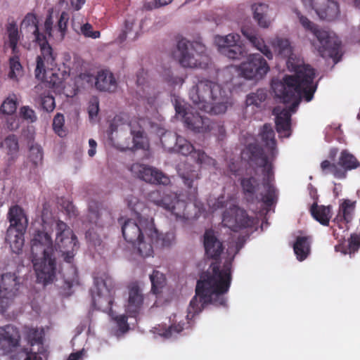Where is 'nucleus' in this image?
I'll use <instances>...</instances> for the list:
<instances>
[{
	"mask_svg": "<svg viewBox=\"0 0 360 360\" xmlns=\"http://www.w3.org/2000/svg\"><path fill=\"white\" fill-rule=\"evenodd\" d=\"M315 70L309 65H298L295 74L285 75L282 80L273 81L271 88L276 97L283 103H289L288 108H274L276 129L280 136L288 138L291 135V113L296 111L302 98L311 101L317 89L314 82Z\"/></svg>",
	"mask_w": 360,
	"mask_h": 360,
	"instance_id": "f257e3e1",
	"label": "nucleus"
},
{
	"mask_svg": "<svg viewBox=\"0 0 360 360\" xmlns=\"http://www.w3.org/2000/svg\"><path fill=\"white\" fill-rule=\"evenodd\" d=\"M210 269L211 271L202 272L197 281L195 295L188 307L187 319H191L200 313L208 304L223 307L226 304L224 295L231 285V263L224 264L221 269L219 264L212 263Z\"/></svg>",
	"mask_w": 360,
	"mask_h": 360,
	"instance_id": "f03ea898",
	"label": "nucleus"
},
{
	"mask_svg": "<svg viewBox=\"0 0 360 360\" xmlns=\"http://www.w3.org/2000/svg\"><path fill=\"white\" fill-rule=\"evenodd\" d=\"M189 98L200 110L212 115L225 113L231 105L229 92L217 82L198 80L189 91Z\"/></svg>",
	"mask_w": 360,
	"mask_h": 360,
	"instance_id": "7ed1b4c3",
	"label": "nucleus"
},
{
	"mask_svg": "<svg viewBox=\"0 0 360 360\" xmlns=\"http://www.w3.org/2000/svg\"><path fill=\"white\" fill-rule=\"evenodd\" d=\"M30 243L32 262L37 282L44 285L52 283L56 275L57 267L51 236L44 231L35 230Z\"/></svg>",
	"mask_w": 360,
	"mask_h": 360,
	"instance_id": "20e7f679",
	"label": "nucleus"
},
{
	"mask_svg": "<svg viewBox=\"0 0 360 360\" xmlns=\"http://www.w3.org/2000/svg\"><path fill=\"white\" fill-rule=\"evenodd\" d=\"M137 213L136 219H128L122 226V236L125 240L132 244L137 253L142 257L151 256L152 248L147 245L148 238L154 236V220L151 217Z\"/></svg>",
	"mask_w": 360,
	"mask_h": 360,
	"instance_id": "39448f33",
	"label": "nucleus"
},
{
	"mask_svg": "<svg viewBox=\"0 0 360 360\" xmlns=\"http://www.w3.org/2000/svg\"><path fill=\"white\" fill-rule=\"evenodd\" d=\"M294 11L304 29L313 35L314 38L310 39L311 44L319 55L323 58H335L339 55L341 48V41L339 39L335 34L319 27L297 9Z\"/></svg>",
	"mask_w": 360,
	"mask_h": 360,
	"instance_id": "423d86ee",
	"label": "nucleus"
},
{
	"mask_svg": "<svg viewBox=\"0 0 360 360\" xmlns=\"http://www.w3.org/2000/svg\"><path fill=\"white\" fill-rule=\"evenodd\" d=\"M250 153V159L262 168V186L266 193L262 195L261 200L267 207H271L277 200V191L274 186V172L272 162L275 159L271 158L270 151L267 150L268 155L264 153L262 147L255 143H250L247 147Z\"/></svg>",
	"mask_w": 360,
	"mask_h": 360,
	"instance_id": "0eeeda50",
	"label": "nucleus"
},
{
	"mask_svg": "<svg viewBox=\"0 0 360 360\" xmlns=\"http://www.w3.org/2000/svg\"><path fill=\"white\" fill-rule=\"evenodd\" d=\"M10 223L7 229L5 240L13 252L19 253L24 244V234L28 226V219L25 210L18 205L10 207L7 213Z\"/></svg>",
	"mask_w": 360,
	"mask_h": 360,
	"instance_id": "6e6552de",
	"label": "nucleus"
},
{
	"mask_svg": "<svg viewBox=\"0 0 360 360\" xmlns=\"http://www.w3.org/2000/svg\"><path fill=\"white\" fill-rule=\"evenodd\" d=\"M91 291L94 307L112 316V306L115 294V285L112 277L104 274L103 277L96 278L94 287Z\"/></svg>",
	"mask_w": 360,
	"mask_h": 360,
	"instance_id": "1a4fd4ad",
	"label": "nucleus"
},
{
	"mask_svg": "<svg viewBox=\"0 0 360 360\" xmlns=\"http://www.w3.org/2000/svg\"><path fill=\"white\" fill-rule=\"evenodd\" d=\"M175 57L181 66L185 68L202 67L206 58L205 46L200 41H190L184 38L179 39L176 45Z\"/></svg>",
	"mask_w": 360,
	"mask_h": 360,
	"instance_id": "9d476101",
	"label": "nucleus"
},
{
	"mask_svg": "<svg viewBox=\"0 0 360 360\" xmlns=\"http://www.w3.org/2000/svg\"><path fill=\"white\" fill-rule=\"evenodd\" d=\"M56 245L63 252L64 261L70 268L71 274L75 276L77 273L76 267L72 264L74 259V251L77 245V239L73 231L61 220H58L56 224Z\"/></svg>",
	"mask_w": 360,
	"mask_h": 360,
	"instance_id": "9b49d317",
	"label": "nucleus"
},
{
	"mask_svg": "<svg viewBox=\"0 0 360 360\" xmlns=\"http://www.w3.org/2000/svg\"><path fill=\"white\" fill-rule=\"evenodd\" d=\"M148 198L150 202L169 212L176 219L185 218L186 202L180 200L176 193L166 189H157L150 191Z\"/></svg>",
	"mask_w": 360,
	"mask_h": 360,
	"instance_id": "f8f14e48",
	"label": "nucleus"
},
{
	"mask_svg": "<svg viewBox=\"0 0 360 360\" xmlns=\"http://www.w3.org/2000/svg\"><path fill=\"white\" fill-rule=\"evenodd\" d=\"M360 167V162L347 149L342 150L338 159L337 163L325 160L321 163V169L325 174H332L339 179H345L347 172Z\"/></svg>",
	"mask_w": 360,
	"mask_h": 360,
	"instance_id": "ddd939ff",
	"label": "nucleus"
},
{
	"mask_svg": "<svg viewBox=\"0 0 360 360\" xmlns=\"http://www.w3.org/2000/svg\"><path fill=\"white\" fill-rule=\"evenodd\" d=\"M214 44L221 54L232 60H240L247 54L245 45L240 41V36L236 33L226 36L217 35L214 37Z\"/></svg>",
	"mask_w": 360,
	"mask_h": 360,
	"instance_id": "4468645a",
	"label": "nucleus"
},
{
	"mask_svg": "<svg viewBox=\"0 0 360 360\" xmlns=\"http://www.w3.org/2000/svg\"><path fill=\"white\" fill-rule=\"evenodd\" d=\"M20 286V278L15 273H5L0 278V314H4Z\"/></svg>",
	"mask_w": 360,
	"mask_h": 360,
	"instance_id": "2eb2a0df",
	"label": "nucleus"
},
{
	"mask_svg": "<svg viewBox=\"0 0 360 360\" xmlns=\"http://www.w3.org/2000/svg\"><path fill=\"white\" fill-rule=\"evenodd\" d=\"M269 70L266 60L259 53L250 54L239 65L240 75L248 79H261Z\"/></svg>",
	"mask_w": 360,
	"mask_h": 360,
	"instance_id": "dca6fc26",
	"label": "nucleus"
},
{
	"mask_svg": "<svg viewBox=\"0 0 360 360\" xmlns=\"http://www.w3.org/2000/svg\"><path fill=\"white\" fill-rule=\"evenodd\" d=\"M175 110L178 117H181L185 125L196 133H207L209 131L210 120L193 112L184 105L176 103Z\"/></svg>",
	"mask_w": 360,
	"mask_h": 360,
	"instance_id": "f3484780",
	"label": "nucleus"
},
{
	"mask_svg": "<svg viewBox=\"0 0 360 360\" xmlns=\"http://www.w3.org/2000/svg\"><path fill=\"white\" fill-rule=\"evenodd\" d=\"M225 226L234 231L244 228H251L255 224V219L250 217L245 210L233 205L229 210H225L222 215Z\"/></svg>",
	"mask_w": 360,
	"mask_h": 360,
	"instance_id": "a211bd4d",
	"label": "nucleus"
},
{
	"mask_svg": "<svg viewBox=\"0 0 360 360\" xmlns=\"http://www.w3.org/2000/svg\"><path fill=\"white\" fill-rule=\"evenodd\" d=\"M129 169L134 176L146 182L164 186L170 184L169 177L155 167L143 164L134 163L131 165Z\"/></svg>",
	"mask_w": 360,
	"mask_h": 360,
	"instance_id": "6ab92c4d",
	"label": "nucleus"
},
{
	"mask_svg": "<svg viewBox=\"0 0 360 360\" xmlns=\"http://www.w3.org/2000/svg\"><path fill=\"white\" fill-rule=\"evenodd\" d=\"M21 336L17 327L8 324L0 327V353L12 354L20 346Z\"/></svg>",
	"mask_w": 360,
	"mask_h": 360,
	"instance_id": "aec40b11",
	"label": "nucleus"
},
{
	"mask_svg": "<svg viewBox=\"0 0 360 360\" xmlns=\"http://www.w3.org/2000/svg\"><path fill=\"white\" fill-rule=\"evenodd\" d=\"M302 2L304 6L314 9L322 20L333 21L340 15L339 4L333 0H302Z\"/></svg>",
	"mask_w": 360,
	"mask_h": 360,
	"instance_id": "412c9836",
	"label": "nucleus"
},
{
	"mask_svg": "<svg viewBox=\"0 0 360 360\" xmlns=\"http://www.w3.org/2000/svg\"><path fill=\"white\" fill-rule=\"evenodd\" d=\"M174 152L183 155H190L196 163L201 166L215 165L214 159L208 156L201 150H195L193 146L182 136L179 138L178 144H176Z\"/></svg>",
	"mask_w": 360,
	"mask_h": 360,
	"instance_id": "4be33fe9",
	"label": "nucleus"
},
{
	"mask_svg": "<svg viewBox=\"0 0 360 360\" xmlns=\"http://www.w3.org/2000/svg\"><path fill=\"white\" fill-rule=\"evenodd\" d=\"M143 294L137 283L128 285V297L125 304V310L131 316L135 317L139 314L143 304Z\"/></svg>",
	"mask_w": 360,
	"mask_h": 360,
	"instance_id": "5701e85b",
	"label": "nucleus"
},
{
	"mask_svg": "<svg viewBox=\"0 0 360 360\" xmlns=\"http://www.w3.org/2000/svg\"><path fill=\"white\" fill-rule=\"evenodd\" d=\"M40 55L37 58V65L34 70L35 77L37 79L43 80L46 75V65L53 66L56 64L57 54L54 53L49 44L40 47Z\"/></svg>",
	"mask_w": 360,
	"mask_h": 360,
	"instance_id": "b1692460",
	"label": "nucleus"
},
{
	"mask_svg": "<svg viewBox=\"0 0 360 360\" xmlns=\"http://www.w3.org/2000/svg\"><path fill=\"white\" fill-rule=\"evenodd\" d=\"M241 32L253 47L263 53L269 60L273 58V52L265 44L263 38L258 34L257 30L255 27L243 26L241 28Z\"/></svg>",
	"mask_w": 360,
	"mask_h": 360,
	"instance_id": "393cba45",
	"label": "nucleus"
},
{
	"mask_svg": "<svg viewBox=\"0 0 360 360\" xmlns=\"http://www.w3.org/2000/svg\"><path fill=\"white\" fill-rule=\"evenodd\" d=\"M205 255L211 259H218L224 250L222 243L217 238L212 230H206L203 236Z\"/></svg>",
	"mask_w": 360,
	"mask_h": 360,
	"instance_id": "a878e982",
	"label": "nucleus"
},
{
	"mask_svg": "<svg viewBox=\"0 0 360 360\" xmlns=\"http://www.w3.org/2000/svg\"><path fill=\"white\" fill-rule=\"evenodd\" d=\"M356 206V201L345 199L340 205L338 212L333 219L340 229H343L342 224H348L352 221L353 213Z\"/></svg>",
	"mask_w": 360,
	"mask_h": 360,
	"instance_id": "bb28decb",
	"label": "nucleus"
},
{
	"mask_svg": "<svg viewBox=\"0 0 360 360\" xmlns=\"http://www.w3.org/2000/svg\"><path fill=\"white\" fill-rule=\"evenodd\" d=\"M96 88L101 91H115L117 82L114 75L107 70L98 71L96 75Z\"/></svg>",
	"mask_w": 360,
	"mask_h": 360,
	"instance_id": "cd10ccee",
	"label": "nucleus"
},
{
	"mask_svg": "<svg viewBox=\"0 0 360 360\" xmlns=\"http://www.w3.org/2000/svg\"><path fill=\"white\" fill-rule=\"evenodd\" d=\"M154 236L148 238L147 245H150L152 248L151 256L154 252V248H168L175 241L176 236L174 231H168L164 234L160 233L154 226Z\"/></svg>",
	"mask_w": 360,
	"mask_h": 360,
	"instance_id": "c85d7f7f",
	"label": "nucleus"
},
{
	"mask_svg": "<svg viewBox=\"0 0 360 360\" xmlns=\"http://www.w3.org/2000/svg\"><path fill=\"white\" fill-rule=\"evenodd\" d=\"M312 237L311 236H298L293 243V250L298 261L305 260L311 253Z\"/></svg>",
	"mask_w": 360,
	"mask_h": 360,
	"instance_id": "c756f323",
	"label": "nucleus"
},
{
	"mask_svg": "<svg viewBox=\"0 0 360 360\" xmlns=\"http://www.w3.org/2000/svg\"><path fill=\"white\" fill-rule=\"evenodd\" d=\"M173 319L170 317L171 324L169 326L159 325L158 327L154 328V333L158 335L164 337L165 338H169L172 336L180 333L185 328L186 324H189V322H185L184 321H179L176 319V315L174 314Z\"/></svg>",
	"mask_w": 360,
	"mask_h": 360,
	"instance_id": "7c9ffc66",
	"label": "nucleus"
},
{
	"mask_svg": "<svg viewBox=\"0 0 360 360\" xmlns=\"http://www.w3.org/2000/svg\"><path fill=\"white\" fill-rule=\"evenodd\" d=\"M253 11V18L257 22L258 25L262 28H268L271 23V9L265 4H253L252 6Z\"/></svg>",
	"mask_w": 360,
	"mask_h": 360,
	"instance_id": "2f4dec72",
	"label": "nucleus"
},
{
	"mask_svg": "<svg viewBox=\"0 0 360 360\" xmlns=\"http://www.w3.org/2000/svg\"><path fill=\"white\" fill-rule=\"evenodd\" d=\"M240 186L242 188V191L243 194L245 195L248 200L253 201L255 200H259L258 196L256 195L259 188V181L255 176H246L243 177L240 179ZM266 191V190L264 189ZM264 193H260L259 195V200L261 202L262 195H264Z\"/></svg>",
	"mask_w": 360,
	"mask_h": 360,
	"instance_id": "473e14b6",
	"label": "nucleus"
},
{
	"mask_svg": "<svg viewBox=\"0 0 360 360\" xmlns=\"http://www.w3.org/2000/svg\"><path fill=\"white\" fill-rule=\"evenodd\" d=\"M259 135L265 148L270 151L271 158L275 159L278 154V150L276 148L275 133L271 125L270 124H264Z\"/></svg>",
	"mask_w": 360,
	"mask_h": 360,
	"instance_id": "72a5a7b5",
	"label": "nucleus"
},
{
	"mask_svg": "<svg viewBox=\"0 0 360 360\" xmlns=\"http://www.w3.org/2000/svg\"><path fill=\"white\" fill-rule=\"evenodd\" d=\"M269 43L275 54L281 58H288L292 54V47L287 38L276 36Z\"/></svg>",
	"mask_w": 360,
	"mask_h": 360,
	"instance_id": "f704fd0d",
	"label": "nucleus"
},
{
	"mask_svg": "<svg viewBox=\"0 0 360 360\" xmlns=\"http://www.w3.org/2000/svg\"><path fill=\"white\" fill-rule=\"evenodd\" d=\"M310 213L321 224L328 226L332 217V207L330 205H318L316 202H314L310 207Z\"/></svg>",
	"mask_w": 360,
	"mask_h": 360,
	"instance_id": "c9c22d12",
	"label": "nucleus"
},
{
	"mask_svg": "<svg viewBox=\"0 0 360 360\" xmlns=\"http://www.w3.org/2000/svg\"><path fill=\"white\" fill-rule=\"evenodd\" d=\"M24 334L25 339L30 346L43 345L45 335L43 328L25 326Z\"/></svg>",
	"mask_w": 360,
	"mask_h": 360,
	"instance_id": "e433bc0d",
	"label": "nucleus"
},
{
	"mask_svg": "<svg viewBox=\"0 0 360 360\" xmlns=\"http://www.w3.org/2000/svg\"><path fill=\"white\" fill-rule=\"evenodd\" d=\"M181 176L188 189V193L195 198L198 193V180L201 177L200 170L192 169L182 173Z\"/></svg>",
	"mask_w": 360,
	"mask_h": 360,
	"instance_id": "4c0bfd02",
	"label": "nucleus"
},
{
	"mask_svg": "<svg viewBox=\"0 0 360 360\" xmlns=\"http://www.w3.org/2000/svg\"><path fill=\"white\" fill-rule=\"evenodd\" d=\"M9 71L8 77L14 82H18L20 78L23 76V68L20 62L19 56L14 54L8 60Z\"/></svg>",
	"mask_w": 360,
	"mask_h": 360,
	"instance_id": "58836bf2",
	"label": "nucleus"
},
{
	"mask_svg": "<svg viewBox=\"0 0 360 360\" xmlns=\"http://www.w3.org/2000/svg\"><path fill=\"white\" fill-rule=\"evenodd\" d=\"M6 32L8 37V46L12 50L13 54L17 53V45L20 39L18 28L14 20L8 22L6 25Z\"/></svg>",
	"mask_w": 360,
	"mask_h": 360,
	"instance_id": "ea45409f",
	"label": "nucleus"
},
{
	"mask_svg": "<svg viewBox=\"0 0 360 360\" xmlns=\"http://www.w3.org/2000/svg\"><path fill=\"white\" fill-rule=\"evenodd\" d=\"M150 280L152 292L155 295L160 293L162 289L166 285L165 275L158 270H153V273L150 275Z\"/></svg>",
	"mask_w": 360,
	"mask_h": 360,
	"instance_id": "a19ab883",
	"label": "nucleus"
},
{
	"mask_svg": "<svg viewBox=\"0 0 360 360\" xmlns=\"http://www.w3.org/2000/svg\"><path fill=\"white\" fill-rule=\"evenodd\" d=\"M180 137L176 133L167 131L160 137V142L165 150L174 152Z\"/></svg>",
	"mask_w": 360,
	"mask_h": 360,
	"instance_id": "79ce46f5",
	"label": "nucleus"
},
{
	"mask_svg": "<svg viewBox=\"0 0 360 360\" xmlns=\"http://www.w3.org/2000/svg\"><path fill=\"white\" fill-rule=\"evenodd\" d=\"M131 134L133 137V146L132 149L138 150L143 149L146 150L148 148V142L147 139L143 136V129L139 127V129L136 130L131 129Z\"/></svg>",
	"mask_w": 360,
	"mask_h": 360,
	"instance_id": "37998d69",
	"label": "nucleus"
},
{
	"mask_svg": "<svg viewBox=\"0 0 360 360\" xmlns=\"http://www.w3.org/2000/svg\"><path fill=\"white\" fill-rule=\"evenodd\" d=\"M17 109L15 96L7 98L0 106V120H4L6 115H15Z\"/></svg>",
	"mask_w": 360,
	"mask_h": 360,
	"instance_id": "c03bdc74",
	"label": "nucleus"
},
{
	"mask_svg": "<svg viewBox=\"0 0 360 360\" xmlns=\"http://www.w3.org/2000/svg\"><path fill=\"white\" fill-rule=\"evenodd\" d=\"M73 30L78 34H82L85 37L91 39H98L101 36L99 31H94L93 26L89 23H84L81 26L76 25L75 22L72 23Z\"/></svg>",
	"mask_w": 360,
	"mask_h": 360,
	"instance_id": "a18cd8bd",
	"label": "nucleus"
},
{
	"mask_svg": "<svg viewBox=\"0 0 360 360\" xmlns=\"http://www.w3.org/2000/svg\"><path fill=\"white\" fill-rule=\"evenodd\" d=\"M2 146L7 150L8 155H13L17 153L19 146L16 136L14 134L8 136L2 143Z\"/></svg>",
	"mask_w": 360,
	"mask_h": 360,
	"instance_id": "49530a36",
	"label": "nucleus"
},
{
	"mask_svg": "<svg viewBox=\"0 0 360 360\" xmlns=\"http://www.w3.org/2000/svg\"><path fill=\"white\" fill-rule=\"evenodd\" d=\"M134 25V20H126L124 22V29L122 32L119 36V40L120 42L124 41L127 37L129 36L131 37L133 39L137 38L138 32L133 30V27Z\"/></svg>",
	"mask_w": 360,
	"mask_h": 360,
	"instance_id": "de8ad7c7",
	"label": "nucleus"
},
{
	"mask_svg": "<svg viewBox=\"0 0 360 360\" xmlns=\"http://www.w3.org/2000/svg\"><path fill=\"white\" fill-rule=\"evenodd\" d=\"M267 97L266 91L264 89H258L255 93L248 96L246 102L248 105L259 106Z\"/></svg>",
	"mask_w": 360,
	"mask_h": 360,
	"instance_id": "09e8293b",
	"label": "nucleus"
},
{
	"mask_svg": "<svg viewBox=\"0 0 360 360\" xmlns=\"http://www.w3.org/2000/svg\"><path fill=\"white\" fill-rule=\"evenodd\" d=\"M16 360H42L37 352H34L27 348H21L19 352L13 356Z\"/></svg>",
	"mask_w": 360,
	"mask_h": 360,
	"instance_id": "8fccbe9b",
	"label": "nucleus"
},
{
	"mask_svg": "<svg viewBox=\"0 0 360 360\" xmlns=\"http://www.w3.org/2000/svg\"><path fill=\"white\" fill-rule=\"evenodd\" d=\"M42 159V149L39 146H32L30 148L29 160L37 167L41 164Z\"/></svg>",
	"mask_w": 360,
	"mask_h": 360,
	"instance_id": "3c124183",
	"label": "nucleus"
},
{
	"mask_svg": "<svg viewBox=\"0 0 360 360\" xmlns=\"http://www.w3.org/2000/svg\"><path fill=\"white\" fill-rule=\"evenodd\" d=\"M41 108L46 112H51L56 108L55 98L53 96L44 95L40 97Z\"/></svg>",
	"mask_w": 360,
	"mask_h": 360,
	"instance_id": "603ef678",
	"label": "nucleus"
},
{
	"mask_svg": "<svg viewBox=\"0 0 360 360\" xmlns=\"http://www.w3.org/2000/svg\"><path fill=\"white\" fill-rule=\"evenodd\" d=\"M217 136L219 139H223L226 134V129L223 124L220 122H213L210 120L209 124V131Z\"/></svg>",
	"mask_w": 360,
	"mask_h": 360,
	"instance_id": "864d4df0",
	"label": "nucleus"
},
{
	"mask_svg": "<svg viewBox=\"0 0 360 360\" xmlns=\"http://www.w3.org/2000/svg\"><path fill=\"white\" fill-rule=\"evenodd\" d=\"M65 123L64 116L61 113H57L53 120V129L54 131L60 136L65 135V130L63 129Z\"/></svg>",
	"mask_w": 360,
	"mask_h": 360,
	"instance_id": "5fc2aeb1",
	"label": "nucleus"
},
{
	"mask_svg": "<svg viewBox=\"0 0 360 360\" xmlns=\"http://www.w3.org/2000/svg\"><path fill=\"white\" fill-rule=\"evenodd\" d=\"M68 20L69 14L65 11L62 12L56 26V28L60 33L62 38H63L66 34Z\"/></svg>",
	"mask_w": 360,
	"mask_h": 360,
	"instance_id": "6e6d98bb",
	"label": "nucleus"
},
{
	"mask_svg": "<svg viewBox=\"0 0 360 360\" xmlns=\"http://www.w3.org/2000/svg\"><path fill=\"white\" fill-rule=\"evenodd\" d=\"M360 248V233H352L348 239L347 251L349 254H354Z\"/></svg>",
	"mask_w": 360,
	"mask_h": 360,
	"instance_id": "4d7b16f0",
	"label": "nucleus"
},
{
	"mask_svg": "<svg viewBox=\"0 0 360 360\" xmlns=\"http://www.w3.org/2000/svg\"><path fill=\"white\" fill-rule=\"evenodd\" d=\"M110 317L116 322L118 329L122 333H126L129 329V326L127 323V317L125 315L117 316L112 313Z\"/></svg>",
	"mask_w": 360,
	"mask_h": 360,
	"instance_id": "13d9d810",
	"label": "nucleus"
},
{
	"mask_svg": "<svg viewBox=\"0 0 360 360\" xmlns=\"http://www.w3.org/2000/svg\"><path fill=\"white\" fill-rule=\"evenodd\" d=\"M20 116L27 122L33 123L37 121V117L34 110L29 106H22L20 109Z\"/></svg>",
	"mask_w": 360,
	"mask_h": 360,
	"instance_id": "bf43d9fd",
	"label": "nucleus"
},
{
	"mask_svg": "<svg viewBox=\"0 0 360 360\" xmlns=\"http://www.w3.org/2000/svg\"><path fill=\"white\" fill-rule=\"evenodd\" d=\"M100 217H101V212L100 210L96 204H95V206L89 205V214H88V218L91 223L95 224L96 225L101 226L100 224Z\"/></svg>",
	"mask_w": 360,
	"mask_h": 360,
	"instance_id": "052dcab7",
	"label": "nucleus"
},
{
	"mask_svg": "<svg viewBox=\"0 0 360 360\" xmlns=\"http://www.w3.org/2000/svg\"><path fill=\"white\" fill-rule=\"evenodd\" d=\"M164 79L170 85L182 84L184 79L178 76H174L172 71L167 69L163 75Z\"/></svg>",
	"mask_w": 360,
	"mask_h": 360,
	"instance_id": "680f3d73",
	"label": "nucleus"
},
{
	"mask_svg": "<svg viewBox=\"0 0 360 360\" xmlns=\"http://www.w3.org/2000/svg\"><path fill=\"white\" fill-rule=\"evenodd\" d=\"M6 127L10 131H15L20 127L19 119L15 115H6Z\"/></svg>",
	"mask_w": 360,
	"mask_h": 360,
	"instance_id": "e2e57ef3",
	"label": "nucleus"
},
{
	"mask_svg": "<svg viewBox=\"0 0 360 360\" xmlns=\"http://www.w3.org/2000/svg\"><path fill=\"white\" fill-rule=\"evenodd\" d=\"M38 21L36 16L32 13H27L22 22V25L25 27H30L33 30L35 27H38Z\"/></svg>",
	"mask_w": 360,
	"mask_h": 360,
	"instance_id": "0e129e2a",
	"label": "nucleus"
},
{
	"mask_svg": "<svg viewBox=\"0 0 360 360\" xmlns=\"http://www.w3.org/2000/svg\"><path fill=\"white\" fill-rule=\"evenodd\" d=\"M32 32L34 35L36 42L39 44L40 47L49 44L46 39V37L44 34L39 32V27H35Z\"/></svg>",
	"mask_w": 360,
	"mask_h": 360,
	"instance_id": "69168bd1",
	"label": "nucleus"
},
{
	"mask_svg": "<svg viewBox=\"0 0 360 360\" xmlns=\"http://www.w3.org/2000/svg\"><path fill=\"white\" fill-rule=\"evenodd\" d=\"M99 110L98 102L95 101L94 102H91L88 107V112L89 117L93 119L94 117L97 116Z\"/></svg>",
	"mask_w": 360,
	"mask_h": 360,
	"instance_id": "338daca9",
	"label": "nucleus"
},
{
	"mask_svg": "<svg viewBox=\"0 0 360 360\" xmlns=\"http://www.w3.org/2000/svg\"><path fill=\"white\" fill-rule=\"evenodd\" d=\"M79 77L82 80L87 82L90 85H93V84L96 85V76H94L89 72H84L80 74Z\"/></svg>",
	"mask_w": 360,
	"mask_h": 360,
	"instance_id": "774afa93",
	"label": "nucleus"
}]
</instances>
